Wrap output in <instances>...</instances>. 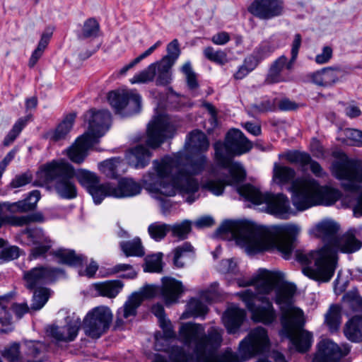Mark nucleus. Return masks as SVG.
I'll list each match as a JSON object with an SVG mask.
<instances>
[{
    "instance_id": "473e14b6",
    "label": "nucleus",
    "mask_w": 362,
    "mask_h": 362,
    "mask_svg": "<svg viewBox=\"0 0 362 362\" xmlns=\"http://www.w3.org/2000/svg\"><path fill=\"white\" fill-rule=\"evenodd\" d=\"M141 304V298L137 293H132L124 303V305L117 310V323H122V319H127L136 315V310Z\"/></svg>"
},
{
    "instance_id": "f03ea898",
    "label": "nucleus",
    "mask_w": 362,
    "mask_h": 362,
    "mask_svg": "<svg viewBox=\"0 0 362 362\" xmlns=\"http://www.w3.org/2000/svg\"><path fill=\"white\" fill-rule=\"evenodd\" d=\"M223 329L211 327L206 332L203 324L188 322L180 325L178 339L192 347L196 362H244L269 349L267 331L262 327L252 329L240 342L238 352L230 349L215 354L223 341Z\"/></svg>"
},
{
    "instance_id": "4468645a",
    "label": "nucleus",
    "mask_w": 362,
    "mask_h": 362,
    "mask_svg": "<svg viewBox=\"0 0 362 362\" xmlns=\"http://www.w3.org/2000/svg\"><path fill=\"white\" fill-rule=\"evenodd\" d=\"M175 129L168 115H159L155 117L148 124L147 145L152 148H157L165 139L173 136Z\"/></svg>"
},
{
    "instance_id": "412c9836",
    "label": "nucleus",
    "mask_w": 362,
    "mask_h": 362,
    "mask_svg": "<svg viewBox=\"0 0 362 362\" xmlns=\"http://www.w3.org/2000/svg\"><path fill=\"white\" fill-rule=\"evenodd\" d=\"M249 12L262 20L281 16L284 11L283 0H255L248 8Z\"/></svg>"
},
{
    "instance_id": "58836bf2",
    "label": "nucleus",
    "mask_w": 362,
    "mask_h": 362,
    "mask_svg": "<svg viewBox=\"0 0 362 362\" xmlns=\"http://www.w3.org/2000/svg\"><path fill=\"white\" fill-rule=\"evenodd\" d=\"M76 116L74 112L67 115L52 133L51 139L54 141L64 139L71 129Z\"/></svg>"
},
{
    "instance_id": "aec40b11",
    "label": "nucleus",
    "mask_w": 362,
    "mask_h": 362,
    "mask_svg": "<svg viewBox=\"0 0 362 362\" xmlns=\"http://www.w3.org/2000/svg\"><path fill=\"white\" fill-rule=\"evenodd\" d=\"M317 346L318 349L314 356L313 362H338L350 351L348 344L339 346L329 339L322 340Z\"/></svg>"
},
{
    "instance_id": "bf43d9fd",
    "label": "nucleus",
    "mask_w": 362,
    "mask_h": 362,
    "mask_svg": "<svg viewBox=\"0 0 362 362\" xmlns=\"http://www.w3.org/2000/svg\"><path fill=\"white\" fill-rule=\"evenodd\" d=\"M162 253L148 257L146 261L145 272H160L162 271Z\"/></svg>"
},
{
    "instance_id": "4be33fe9",
    "label": "nucleus",
    "mask_w": 362,
    "mask_h": 362,
    "mask_svg": "<svg viewBox=\"0 0 362 362\" xmlns=\"http://www.w3.org/2000/svg\"><path fill=\"white\" fill-rule=\"evenodd\" d=\"M106 187L105 197H112L118 199L136 196L141 193L142 189L139 183L129 177L120 179L117 185L107 182Z\"/></svg>"
},
{
    "instance_id": "0e129e2a",
    "label": "nucleus",
    "mask_w": 362,
    "mask_h": 362,
    "mask_svg": "<svg viewBox=\"0 0 362 362\" xmlns=\"http://www.w3.org/2000/svg\"><path fill=\"white\" fill-rule=\"evenodd\" d=\"M276 49V47L269 41L262 42L254 52L262 60Z\"/></svg>"
},
{
    "instance_id": "5fc2aeb1",
    "label": "nucleus",
    "mask_w": 362,
    "mask_h": 362,
    "mask_svg": "<svg viewBox=\"0 0 362 362\" xmlns=\"http://www.w3.org/2000/svg\"><path fill=\"white\" fill-rule=\"evenodd\" d=\"M174 258L173 264L177 268H182L185 266V263L180 260V259L186 255L188 252H193L194 248L192 245L185 242L182 245L177 247L174 250Z\"/></svg>"
},
{
    "instance_id": "7ed1b4c3",
    "label": "nucleus",
    "mask_w": 362,
    "mask_h": 362,
    "mask_svg": "<svg viewBox=\"0 0 362 362\" xmlns=\"http://www.w3.org/2000/svg\"><path fill=\"white\" fill-rule=\"evenodd\" d=\"M300 231L295 224L275 226L272 231L247 220H226L216 233L217 235L230 233L249 255L276 249L285 259H289Z\"/></svg>"
},
{
    "instance_id": "a18cd8bd",
    "label": "nucleus",
    "mask_w": 362,
    "mask_h": 362,
    "mask_svg": "<svg viewBox=\"0 0 362 362\" xmlns=\"http://www.w3.org/2000/svg\"><path fill=\"white\" fill-rule=\"evenodd\" d=\"M296 175L295 170L289 167L274 165L273 178L279 183H288L292 181Z\"/></svg>"
},
{
    "instance_id": "423d86ee",
    "label": "nucleus",
    "mask_w": 362,
    "mask_h": 362,
    "mask_svg": "<svg viewBox=\"0 0 362 362\" xmlns=\"http://www.w3.org/2000/svg\"><path fill=\"white\" fill-rule=\"evenodd\" d=\"M296 290V286L291 284L281 286L276 291L274 301L281 312L280 336L288 339L298 351L304 353L311 346L313 335L303 329L305 324L303 311L293 306Z\"/></svg>"
},
{
    "instance_id": "a211bd4d",
    "label": "nucleus",
    "mask_w": 362,
    "mask_h": 362,
    "mask_svg": "<svg viewBox=\"0 0 362 362\" xmlns=\"http://www.w3.org/2000/svg\"><path fill=\"white\" fill-rule=\"evenodd\" d=\"M75 177L92 196L95 204H100L105 198L107 182L100 184L99 177L95 173L80 169L77 172L75 170Z\"/></svg>"
},
{
    "instance_id": "0eeeda50",
    "label": "nucleus",
    "mask_w": 362,
    "mask_h": 362,
    "mask_svg": "<svg viewBox=\"0 0 362 362\" xmlns=\"http://www.w3.org/2000/svg\"><path fill=\"white\" fill-rule=\"evenodd\" d=\"M74 177V168L64 160H53L45 163L37 172L39 185L53 187L57 195L65 199H73L77 197Z\"/></svg>"
},
{
    "instance_id": "3c124183",
    "label": "nucleus",
    "mask_w": 362,
    "mask_h": 362,
    "mask_svg": "<svg viewBox=\"0 0 362 362\" xmlns=\"http://www.w3.org/2000/svg\"><path fill=\"white\" fill-rule=\"evenodd\" d=\"M156 75V64H150L146 69L134 76L130 79L131 83H147L152 81Z\"/></svg>"
},
{
    "instance_id": "c03bdc74",
    "label": "nucleus",
    "mask_w": 362,
    "mask_h": 362,
    "mask_svg": "<svg viewBox=\"0 0 362 362\" xmlns=\"http://www.w3.org/2000/svg\"><path fill=\"white\" fill-rule=\"evenodd\" d=\"M1 355L8 362H24V354H21L20 344L17 342L5 346Z\"/></svg>"
},
{
    "instance_id": "e2e57ef3",
    "label": "nucleus",
    "mask_w": 362,
    "mask_h": 362,
    "mask_svg": "<svg viewBox=\"0 0 362 362\" xmlns=\"http://www.w3.org/2000/svg\"><path fill=\"white\" fill-rule=\"evenodd\" d=\"M112 272L115 274L121 272H127V273L121 276L122 278L126 279H134L137 274L136 271L133 269V267L129 264H118L112 269Z\"/></svg>"
},
{
    "instance_id": "6e6d98bb",
    "label": "nucleus",
    "mask_w": 362,
    "mask_h": 362,
    "mask_svg": "<svg viewBox=\"0 0 362 362\" xmlns=\"http://www.w3.org/2000/svg\"><path fill=\"white\" fill-rule=\"evenodd\" d=\"M26 124V120L21 118L19 119L13 126L11 131L8 133V134L5 136L3 141V145L4 146H8L11 144H12L18 136L20 134L23 129L25 127Z\"/></svg>"
},
{
    "instance_id": "ddd939ff",
    "label": "nucleus",
    "mask_w": 362,
    "mask_h": 362,
    "mask_svg": "<svg viewBox=\"0 0 362 362\" xmlns=\"http://www.w3.org/2000/svg\"><path fill=\"white\" fill-rule=\"evenodd\" d=\"M113 315L106 306H98L89 311L82 324L84 333L91 339H98L110 328Z\"/></svg>"
},
{
    "instance_id": "ea45409f",
    "label": "nucleus",
    "mask_w": 362,
    "mask_h": 362,
    "mask_svg": "<svg viewBox=\"0 0 362 362\" xmlns=\"http://www.w3.org/2000/svg\"><path fill=\"white\" fill-rule=\"evenodd\" d=\"M123 284L119 280L107 281L96 285L98 293L105 297L115 298L121 291Z\"/></svg>"
},
{
    "instance_id": "052dcab7",
    "label": "nucleus",
    "mask_w": 362,
    "mask_h": 362,
    "mask_svg": "<svg viewBox=\"0 0 362 362\" xmlns=\"http://www.w3.org/2000/svg\"><path fill=\"white\" fill-rule=\"evenodd\" d=\"M251 110L255 113H264L276 110L275 101L269 99L261 101L259 104L251 105Z\"/></svg>"
},
{
    "instance_id": "774afa93",
    "label": "nucleus",
    "mask_w": 362,
    "mask_h": 362,
    "mask_svg": "<svg viewBox=\"0 0 362 362\" xmlns=\"http://www.w3.org/2000/svg\"><path fill=\"white\" fill-rule=\"evenodd\" d=\"M348 303L354 311L362 312V298L356 294H347Z\"/></svg>"
},
{
    "instance_id": "338daca9",
    "label": "nucleus",
    "mask_w": 362,
    "mask_h": 362,
    "mask_svg": "<svg viewBox=\"0 0 362 362\" xmlns=\"http://www.w3.org/2000/svg\"><path fill=\"white\" fill-rule=\"evenodd\" d=\"M301 45V35L298 33L296 34L294 36V39L292 43V48H291V57L290 61L288 62L287 64V69L290 70L293 68V64L294 62L296 61L298 51L300 49Z\"/></svg>"
},
{
    "instance_id": "cd10ccee",
    "label": "nucleus",
    "mask_w": 362,
    "mask_h": 362,
    "mask_svg": "<svg viewBox=\"0 0 362 362\" xmlns=\"http://www.w3.org/2000/svg\"><path fill=\"white\" fill-rule=\"evenodd\" d=\"M40 199V192L38 190H33L24 199L16 202L0 203V210L5 209L12 213H24L33 211L35 209L37 203Z\"/></svg>"
},
{
    "instance_id": "864d4df0",
    "label": "nucleus",
    "mask_w": 362,
    "mask_h": 362,
    "mask_svg": "<svg viewBox=\"0 0 362 362\" xmlns=\"http://www.w3.org/2000/svg\"><path fill=\"white\" fill-rule=\"evenodd\" d=\"M191 222L188 220H184L180 223L170 225V230L173 237L178 238L180 240H185L191 232Z\"/></svg>"
},
{
    "instance_id": "4c0bfd02",
    "label": "nucleus",
    "mask_w": 362,
    "mask_h": 362,
    "mask_svg": "<svg viewBox=\"0 0 362 362\" xmlns=\"http://www.w3.org/2000/svg\"><path fill=\"white\" fill-rule=\"evenodd\" d=\"M156 64L157 78L156 84L157 86H167L172 80L171 68L173 64L160 60L155 63Z\"/></svg>"
},
{
    "instance_id": "680f3d73",
    "label": "nucleus",
    "mask_w": 362,
    "mask_h": 362,
    "mask_svg": "<svg viewBox=\"0 0 362 362\" xmlns=\"http://www.w3.org/2000/svg\"><path fill=\"white\" fill-rule=\"evenodd\" d=\"M287 160L293 163H299L302 166L308 165L310 161V156L306 153L300 151L290 152L286 156Z\"/></svg>"
},
{
    "instance_id": "de8ad7c7",
    "label": "nucleus",
    "mask_w": 362,
    "mask_h": 362,
    "mask_svg": "<svg viewBox=\"0 0 362 362\" xmlns=\"http://www.w3.org/2000/svg\"><path fill=\"white\" fill-rule=\"evenodd\" d=\"M122 160L119 158H112L104 160L99 164L100 170L108 177H117L118 175V168Z\"/></svg>"
},
{
    "instance_id": "5701e85b",
    "label": "nucleus",
    "mask_w": 362,
    "mask_h": 362,
    "mask_svg": "<svg viewBox=\"0 0 362 362\" xmlns=\"http://www.w3.org/2000/svg\"><path fill=\"white\" fill-rule=\"evenodd\" d=\"M21 234L26 235L29 243L35 245L30 251V256L34 259L45 255L52 247V240L40 228H25Z\"/></svg>"
},
{
    "instance_id": "f3484780",
    "label": "nucleus",
    "mask_w": 362,
    "mask_h": 362,
    "mask_svg": "<svg viewBox=\"0 0 362 362\" xmlns=\"http://www.w3.org/2000/svg\"><path fill=\"white\" fill-rule=\"evenodd\" d=\"M65 322L66 324L64 326L49 327V334L57 342L69 343L74 341L82 325L80 317L74 313L66 316Z\"/></svg>"
},
{
    "instance_id": "79ce46f5",
    "label": "nucleus",
    "mask_w": 362,
    "mask_h": 362,
    "mask_svg": "<svg viewBox=\"0 0 362 362\" xmlns=\"http://www.w3.org/2000/svg\"><path fill=\"white\" fill-rule=\"evenodd\" d=\"M208 310L209 309L206 305L200 300L192 298L187 305L186 311L183 313V317H202L204 318Z\"/></svg>"
},
{
    "instance_id": "72a5a7b5",
    "label": "nucleus",
    "mask_w": 362,
    "mask_h": 362,
    "mask_svg": "<svg viewBox=\"0 0 362 362\" xmlns=\"http://www.w3.org/2000/svg\"><path fill=\"white\" fill-rule=\"evenodd\" d=\"M344 333L346 337L354 342L362 341V316L351 317L345 325Z\"/></svg>"
},
{
    "instance_id": "1a4fd4ad",
    "label": "nucleus",
    "mask_w": 362,
    "mask_h": 362,
    "mask_svg": "<svg viewBox=\"0 0 362 362\" xmlns=\"http://www.w3.org/2000/svg\"><path fill=\"white\" fill-rule=\"evenodd\" d=\"M237 190L246 200L255 204H266L267 211L278 218L287 219L293 214L290 201L283 194H262L259 189L250 184L239 187Z\"/></svg>"
},
{
    "instance_id": "603ef678",
    "label": "nucleus",
    "mask_w": 362,
    "mask_h": 362,
    "mask_svg": "<svg viewBox=\"0 0 362 362\" xmlns=\"http://www.w3.org/2000/svg\"><path fill=\"white\" fill-rule=\"evenodd\" d=\"M204 57L216 64L223 65L228 62L227 54L223 50H215L212 47H206L203 50Z\"/></svg>"
},
{
    "instance_id": "393cba45",
    "label": "nucleus",
    "mask_w": 362,
    "mask_h": 362,
    "mask_svg": "<svg viewBox=\"0 0 362 362\" xmlns=\"http://www.w3.org/2000/svg\"><path fill=\"white\" fill-rule=\"evenodd\" d=\"M96 143L90 134H83L67 149V156L73 163L81 164L88 156V149Z\"/></svg>"
},
{
    "instance_id": "20e7f679",
    "label": "nucleus",
    "mask_w": 362,
    "mask_h": 362,
    "mask_svg": "<svg viewBox=\"0 0 362 362\" xmlns=\"http://www.w3.org/2000/svg\"><path fill=\"white\" fill-rule=\"evenodd\" d=\"M339 225L332 220H324L315 226L316 235L326 243L320 249L297 250L296 259L304 267V275L315 281L328 282L334 274L337 264V251Z\"/></svg>"
},
{
    "instance_id": "f257e3e1",
    "label": "nucleus",
    "mask_w": 362,
    "mask_h": 362,
    "mask_svg": "<svg viewBox=\"0 0 362 362\" xmlns=\"http://www.w3.org/2000/svg\"><path fill=\"white\" fill-rule=\"evenodd\" d=\"M187 153L182 162V153L165 156L160 160L153 161V171H149L142 177L145 189L155 193L160 201L162 207H168L166 199L160 195L173 197L178 192L189 204L198 199L197 193L201 185L196 175H200L207 164V158L204 154L209 148V141L204 133L193 130L185 141Z\"/></svg>"
},
{
    "instance_id": "2f4dec72",
    "label": "nucleus",
    "mask_w": 362,
    "mask_h": 362,
    "mask_svg": "<svg viewBox=\"0 0 362 362\" xmlns=\"http://www.w3.org/2000/svg\"><path fill=\"white\" fill-rule=\"evenodd\" d=\"M288 59L286 56L282 55L276 59L271 65L268 74L264 80L265 84H274L284 81V78L281 76V71L284 68L287 69Z\"/></svg>"
},
{
    "instance_id": "a19ab883",
    "label": "nucleus",
    "mask_w": 362,
    "mask_h": 362,
    "mask_svg": "<svg viewBox=\"0 0 362 362\" xmlns=\"http://www.w3.org/2000/svg\"><path fill=\"white\" fill-rule=\"evenodd\" d=\"M6 220L10 226H23L34 222L42 223L45 221V218L42 213L37 212L21 216H11L8 217Z\"/></svg>"
},
{
    "instance_id": "2eb2a0df",
    "label": "nucleus",
    "mask_w": 362,
    "mask_h": 362,
    "mask_svg": "<svg viewBox=\"0 0 362 362\" xmlns=\"http://www.w3.org/2000/svg\"><path fill=\"white\" fill-rule=\"evenodd\" d=\"M107 99L115 112L123 116L138 113L141 108V97L135 90L110 91Z\"/></svg>"
},
{
    "instance_id": "bb28decb",
    "label": "nucleus",
    "mask_w": 362,
    "mask_h": 362,
    "mask_svg": "<svg viewBox=\"0 0 362 362\" xmlns=\"http://www.w3.org/2000/svg\"><path fill=\"white\" fill-rule=\"evenodd\" d=\"M343 73L339 66H327L307 75L308 79L317 86L329 87L339 80Z\"/></svg>"
},
{
    "instance_id": "39448f33",
    "label": "nucleus",
    "mask_w": 362,
    "mask_h": 362,
    "mask_svg": "<svg viewBox=\"0 0 362 362\" xmlns=\"http://www.w3.org/2000/svg\"><path fill=\"white\" fill-rule=\"evenodd\" d=\"M214 147L216 163L228 170L230 177L222 180L207 179L202 181L201 188L220 196L226 185L238 184L244 180L245 171L240 163L233 161V158L249 152L252 144L240 130L234 129L227 133L224 143L216 141Z\"/></svg>"
},
{
    "instance_id": "c85d7f7f",
    "label": "nucleus",
    "mask_w": 362,
    "mask_h": 362,
    "mask_svg": "<svg viewBox=\"0 0 362 362\" xmlns=\"http://www.w3.org/2000/svg\"><path fill=\"white\" fill-rule=\"evenodd\" d=\"M24 347V362H45L47 360V344L40 341H25Z\"/></svg>"
},
{
    "instance_id": "dca6fc26",
    "label": "nucleus",
    "mask_w": 362,
    "mask_h": 362,
    "mask_svg": "<svg viewBox=\"0 0 362 362\" xmlns=\"http://www.w3.org/2000/svg\"><path fill=\"white\" fill-rule=\"evenodd\" d=\"M64 274V271L61 269L40 266L23 272V279L26 288L34 290L38 288L42 284L54 281L58 277Z\"/></svg>"
},
{
    "instance_id": "13d9d810",
    "label": "nucleus",
    "mask_w": 362,
    "mask_h": 362,
    "mask_svg": "<svg viewBox=\"0 0 362 362\" xmlns=\"http://www.w3.org/2000/svg\"><path fill=\"white\" fill-rule=\"evenodd\" d=\"M167 52L168 54L161 60L174 64L180 54L179 43L177 39L173 40L168 45Z\"/></svg>"
},
{
    "instance_id": "8fccbe9b",
    "label": "nucleus",
    "mask_w": 362,
    "mask_h": 362,
    "mask_svg": "<svg viewBox=\"0 0 362 362\" xmlns=\"http://www.w3.org/2000/svg\"><path fill=\"white\" fill-rule=\"evenodd\" d=\"M49 296V290L47 288L39 287L35 289L33 296L30 309L33 310H40L47 302Z\"/></svg>"
},
{
    "instance_id": "c756f323",
    "label": "nucleus",
    "mask_w": 362,
    "mask_h": 362,
    "mask_svg": "<svg viewBox=\"0 0 362 362\" xmlns=\"http://www.w3.org/2000/svg\"><path fill=\"white\" fill-rule=\"evenodd\" d=\"M151 156L150 151L142 145L129 149L125 156L129 165L136 169L144 168L148 165Z\"/></svg>"
},
{
    "instance_id": "37998d69",
    "label": "nucleus",
    "mask_w": 362,
    "mask_h": 362,
    "mask_svg": "<svg viewBox=\"0 0 362 362\" xmlns=\"http://www.w3.org/2000/svg\"><path fill=\"white\" fill-rule=\"evenodd\" d=\"M325 323L331 332L337 331L341 323V309L337 305H332L325 315Z\"/></svg>"
},
{
    "instance_id": "6ab92c4d",
    "label": "nucleus",
    "mask_w": 362,
    "mask_h": 362,
    "mask_svg": "<svg viewBox=\"0 0 362 362\" xmlns=\"http://www.w3.org/2000/svg\"><path fill=\"white\" fill-rule=\"evenodd\" d=\"M84 120L88 124V130L85 134H90L98 142L110 128L111 115L108 110H90L84 115Z\"/></svg>"
},
{
    "instance_id": "f704fd0d",
    "label": "nucleus",
    "mask_w": 362,
    "mask_h": 362,
    "mask_svg": "<svg viewBox=\"0 0 362 362\" xmlns=\"http://www.w3.org/2000/svg\"><path fill=\"white\" fill-rule=\"evenodd\" d=\"M355 230H349L340 239L334 247L340 248L341 251L346 253H353L362 247V242L355 236Z\"/></svg>"
},
{
    "instance_id": "9b49d317",
    "label": "nucleus",
    "mask_w": 362,
    "mask_h": 362,
    "mask_svg": "<svg viewBox=\"0 0 362 362\" xmlns=\"http://www.w3.org/2000/svg\"><path fill=\"white\" fill-rule=\"evenodd\" d=\"M163 332L155 334V348L159 351L169 353V358L173 362H194L193 356L185 351L183 347L179 346H170L171 340L176 339V334L173 330L170 320H163L160 323ZM153 362H169L162 358H157Z\"/></svg>"
},
{
    "instance_id": "b1692460",
    "label": "nucleus",
    "mask_w": 362,
    "mask_h": 362,
    "mask_svg": "<svg viewBox=\"0 0 362 362\" xmlns=\"http://www.w3.org/2000/svg\"><path fill=\"white\" fill-rule=\"evenodd\" d=\"M277 281L278 278L275 273L265 269H259L257 276L247 281L238 279V284L240 286L257 284V291L258 293H269L274 289Z\"/></svg>"
},
{
    "instance_id": "6e6552de",
    "label": "nucleus",
    "mask_w": 362,
    "mask_h": 362,
    "mask_svg": "<svg viewBox=\"0 0 362 362\" xmlns=\"http://www.w3.org/2000/svg\"><path fill=\"white\" fill-rule=\"evenodd\" d=\"M292 203L298 211H304L318 204L332 205L341 197L339 190L320 186L313 179L296 180L292 185Z\"/></svg>"
},
{
    "instance_id": "9d476101",
    "label": "nucleus",
    "mask_w": 362,
    "mask_h": 362,
    "mask_svg": "<svg viewBox=\"0 0 362 362\" xmlns=\"http://www.w3.org/2000/svg\"><path fill=\"white\" fill-rule=\"evenodd\" d=\"M334 175L342 180V188L349 192L360 193L357 204L354 208V214L356 217L362 216V163L351 160L346 163H338L334 166Z\"/></svg>"
},
{
    "instance_id": "a878e982",
    "label": "nucleus",
    "mask_w": 362,
    "mask_h": 362,
    "mask_svg": "<svg viewBox=\"0 0 362 362\" xmlns=\"http://www.w3.org/2000/svg\"><path fill=\"white\" fill-rule=\"evenodd\" d=\"M185 291L182 283L172 277H163L160 293L166 305L178 302L179 298Z\"/></svg>"
},
{
    "instance_id": "4d7b16f0",
    "label": "nucleus",
    "mask_w": 362,
    "mask_h": 362,
    "mask_svg": "<svg viewBox=\"0 0 362 362\" xmlns=\"http://www.w3.org/2000/svg\"><path fill=\"white\" fill-rule=\"evenodd\" d=\"M99 30L100 25L98 21L94 18H89L84 23L82 34L80 37H95L98 36Z\"/></svg>"
},
{
    "instance_id": "09e8293b",
    "label": "nucleus",
    "mask_w": 362,
    "mask_h": 362,
    "mask_svg": "<svg viewBox=\"0 0 362 362\" xmlns=\"http://www.w3.org/2000/svg\"><path fill=\"white\" fill-rule=\"evenodd\" d=\"M170 230V225L160 222H154L148 227L150 237L155 241H160Z\"/></svg>"
},
{
    "instance_id": "f8f14e48",
    "label": "nucleus",
    "mask_w": 362,
    "mask_h": 362,
    "mask_svg": "<svg viewBox=\"0 0 362 362\" xmlns=\"http://www.w3.org/2000/svg\"><path fill=\"white\" fill-rule=\"evenodd\" d=\"M247 309L252 313V320L265 325H270L277 319L276 312L267 297L250 289L238 293Z\"/></svg>"
},
{
    "instance_id": "7c9ffc66",
    "label": "nucleus",
    "mask_w": 362,
    "mask_h": 362,
    "mask_svg": "<svg viewBox=\"0 0 362 362\" xmlns=\"http://www.w3.org/2000/svg\"><path fill=\"white\" fill-rule=\"evenodd\" d=\"M245 318L244 310L237 307L228 308L223 314V322L229 334L235 333Z\"/></svg>"
},
{
    "instance_id": "c9c22d12",
    "label": "nucleus",
    "mask_w": 362,
    "mask_h": 362,
    "mask_svg": "<svg viewBox=\"0 0 362 362\" xmlns=\"http://www.w3.org/2000/svg\"><path fill=\"white\" fill-rule=\"evenodd\" d=\"M119 247L126 257H141L145 255L144 247L139 237H136L131 240L120 242Z\"/></svg>"
},
{
    "instance_id": "69168bd1",
    "label": "nucleus",
    "mask_w": 362,
    "mask_h": 362,
    "mask_svg": "<svg viewBox=\"0 0 362 362\" xmlns=\"http://www.w3.org/2000/svg\"><path fill=\"white\" fill-rule=\"evenodd\" d=\"M160 293V288L154 285H146L142 287L139 292H135L139 295L141 302L144 299L152 298Z\"/></svg>"
},
{
    "instance_id": "49530a36",
    "label": "nucleus",
    "mask_w": 362,
    "mask_h": 362,
    "mask_svg": "<svg viewBox=\"0 0 362 362\" xmlns=\"http://www.w3.org/2000/svg\"><path fill=\"white\" fill-rule=\"evenodd\" d=\"M52 33L45 32L42 34L40 40L37 45V48L33 51L29 59L28 66L33 67L42 57L45 49H46L49 41L52 37Z\"/></svg>"
},
{
    "instance_id": "e433bc0d",
    "label": "nucleus",
    "mask_w": 362,
    "mask_h": 362,
    "mask_svg": "<svg viewBox=\"0 0 362 362\" xmlns=\"http://www.w3.org/2000/svg\"><path fill=\"white\" fill-rule=\"evenodd\" d=\"M54 255L60 259L61 262L71 266H81L87 258L82 255H76L74 250L60 248L54 252Z\"/></svg>"
}]
</instances>
